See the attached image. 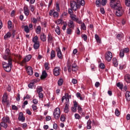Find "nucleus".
Instances as JSON below:
<instances>
[{"mask_svg": "<svg viewBox=\"0 0 130 130\" xmlns=\"http://www.w3.org/2000/svg\"><path fill=\"white\" fill-rule=\"evenodd\" d=\"M110 6L111 8H113L115 10V15L117 17H121L124 11L121 5H120V2L117 0H111L110 3Z\"/></svg>", "mask_w": 130, "mask_h": 130, "instance_id": "f257e3e1", "label": "nucleus"}, {"mask_svg": "<svg viewBox=\"0 0 130 130\" xmlns=\"http://www.w3.org/2000/svg\"><path fill=\"white\" fill-rule=\"evenodd\" d=\"M7 60H8V62H2V66L5 72H7V73H10L11 72V71H12V67H13V63L12 62L13 60L12 59H9Z\"/></svg>", "mask_w": 130, "mask_h": 130, "instance_id": "f03ea898", "label": "nucleus"}, {"mask_svg": "<svg viewBox=\"0 0 130 130\" xmlns=\"http://www.w3.org/2000/svg\"><path fill=\"white\" fill-rule=\"evenodd\" d=\"M67 68L69 73H71L72 71V72H74V73H76V72L78 71V66H77V64L74 63L72 66V62L70 60H68Z\"/></svg>", "mask_w": 130, "mask_h": 130, "instance_id": "7ed1b4c3", "label": "nucleus"}, {"mask_svg": "<svg viewBox=\"0 0 130 130\" xmlns=\"http://www.w3.org/2000/svg\"><path fill=\"white\" fill-rule=\"evenodd\" d=\"M53 116L55 119H58L60 117V109L59 108H56L54 109Z\"/></svg>", "mask_w": 130, "mask_h": 130, "instance_id": "20e7f679", "label": "nucleus"}, {"mask_svg": "<svg viewBox=\"0 0 130 130\" xmlns=\"http://www.w3.org/2000/svg\"><path fill=\"white\" fill-rule=\"evenodd\" d=\"M32 58V56L31 55H28L26 56L22 61H19V64L22 66L26 64V62L30 61V59Z\"/></svg>", "mask_w": 130, "mask_h": 130, "instance_id": "39448f33", "label": "nucleus"}, {"mask_svg": "<svg viewBox=\"0 0 130 130\" xmlns=\"http://www.w3.org/2000/svg\"><path fill=\"white\" fill-rule=\"evenodd\" d=\"M61 70L59 67H55L53 70V74L55 77H57L60 75Z\"/></svg>", "mask_w": 130, "mask_h": 130, "instance_id": "423d86ee", "label": "nucleus"}, {"mask_svg": "<svg viewBox=\"0 0 130 130\" xmlns=\"http://www.w3.org/2000/svg\"><path fill=\"white\" fill-rule=\"evenodd\" d=\"M3 58L5 59V60L12 59V58H11V53L10 52V49L9 48L6 49L5 54L3 56Z\"/></svg>", "mask_w": 130, "mask_h": 130, "instance_id": "0eeeda50", "label": "nucleus"}, {"mask_svg": "<svg viewBox=\"0 0 130 130\" xmlns=\"http://www.w3.org/2000/svg\"><path fill=\"white\" fill-rule=\"evenodd\" d=\"M105 58L106 60H107V61H110L111 58H112V53L110 51L107 52L105 55Z\"/></svg>", "mask_w": 130, "mask_h": 130, "instance_id": "6e6552de", "label": "nucleus"}, {"mask_svg": "<svg viewBox=\"0 0 130 130\" xmlns=\"http://www.w3.org/2000/svg\"><path fill=\"white\" fill-rule=\"evenodd\" d=\"M56 51L57 53V56L60 59H62V53H61V50L59 47L56 48Z\"/></svg>", "mask_w": 130, "mask_h": 130, "instance_id": "1a4fd4ad", "label": "nucleus"}, {"mask_svg": "<svg viewBox=\"0 0 130 130\" xmlns=\"http://www.w3.org/2000/svg\"><path fill=\"white\" fill-rule=\"evenodd\" d=\"M70 6L72 10L73 11H77V2L72 1L70 3Z\"/></svg>", "mask_w": 130, "mask_h": 130, "instance_id": "9d476101", "label": "nucleus"}, {"mask_svg": "<svg viewBox=\"0 0 130 130\" xmlns=\"http://www.w3.org/2000/svg\"><path fill=\"white\" fill-rule=\"evenodd\" d=\"M23 12L24 15L26 16V17H27V16H29V14H30V10H29V8H28L27 6H25L23 7Z\"/></svg>", "mask_w": 130, "mask_h": 130, "instance_id": "9b49d317", "label": "nucleus"}, {"mask_svg": "<svg viewBox=\"0 0 130 130\" xmlns=\"http://www.w3.org/2000/svg\"><path fill=\"white\" fill-rule=\"evenodd\" d=\"M26 72L29 76H32L33 75V70L32 69V67L30 66H28L26 68Z\"/></svg>", "mask_w": 130, "mask_h": 130, "instance_id": "f8f14e48", "label": "nucleus"}, {"mask_svg": "<svg viewBox=\"0 0 130 130\" xmlns=\"http://www.w3.org/2000/svg\"><path fill=\"white\" fill-rule=\"evenodd\" d=\"M3 102L6 103L7 102V105H9V102H8V93L7 92H5L3 98Z\"/></svg>", "mask_w": 130, "mask_h": 130, "instance_id": "ddd939ff", "label": "nucleus"}, {"mask_svg": "<svg viewBox=\"0 0 130 130\" xmlns=\"http://www.w3.org/2000/svg\"><path fill=\"white\" fill-rule=\"evenodd\" d=\"M68 27L71 29H74L75 28V23L73 20H69L68 24Z\"/></svg>", "mask_w": 130, "mask_h": 130, "instance_id": "4468645a", "label": "nucleus"}, {"mask_svg": "<svg viewBox=\"0 0 130 130\" xmlns=\"http://www.w3.org/2000/svg\"><path fill=\"white\" fill-rule=\"evenodd\" d=\"M2 122L5 123H11V121H10V118L8 116L3 117L2 119Z\"/></svg>", "mask_w": 130, "mask_h": 130, "instance_id": "2eb2a0df", "label": "nucleus"}, {"mask_svg": "<svg viewBox=\"0 0 130 130\" xmlns=\"http://www.w3.org/2000/svg\"><path fill=\"white\" fill-rule=\"evenodd\" d=\"M18 120L20 121H22V122H24V121H25V117H24L23 114L22 112L20 113L19 114Z\"/></svg>", "mask_w": 130, "mask_h": 130, "instance_id": "dca6fc26", "label": "nucleus"}, {"mask_svg": "<svg viewBox=\"0 0 130 130\" xmlns=\"http://www.w3.org/2000/svg\"><path fill=\"white\" fill-rule=\"evenodd\" d=\"M40 39L43 42L46 41V35L44 33H42L40 35Z\"/></svg>", "mask_w": 130, "mask_h": 130, "instance_id": "f3484780", "label": "nucleus"}, {"mask_svg": "<svg viewBox=\"0 0 130 130\" xmlns=\"http://www.w3.org/2000/svg\"><path fill=\"white\" fill-rule=\"evenodd\" d=\"M125 96L126 101H130V92L128 91H126Z\"/></svg>", "mask_w": 130, "mask_h": 130, "instance_id": "a211bd4d", "label": "nucleus"}, {"mask_svg": "<svg viewBox=\"0 0 130 130\" xmlns=\"http://www.w3.org/2000/svg\"><path fill=\"white\" fill-rule=\"evenodd\" d=\"M48 43H52L53 42V38H52V36L50 34L48 35Z\"/></svg>", "mask_w": 130, "mask_h": 130, "instance_id": "6ab92c4d", "label": "nucleus"}, {"mask_svg": "<svg viewBox=\"0 0 130 130\" xmlns=\"http://www.w3.org/2000/svg\"><path fill=\"white\" fill-rule=\"evenodd\" d=\"M47 77V73H46V71H44L42 72V76H41V79H46V78Z\"/></svg>", "mask_w": 130, "mask_h": 130, "instance_id": "aec40b11", "label": "nucleus"}, {"mask_svg": "<svg viewBox=\"0 0 130 130\" xmlns=\"http://www.w3.org/2000/svg\"><path fill=\"white\" fill-rule=\"evenodd\" d=\"M56 55V53H55L54 50H52L51 51V54H50V57L51 59H53L54 57H55V55Z\"/></svg>", "mask_w": 130, "mask_h": 130, "instance_id": "412c9836", "label": "nucleus"}, {"mask_svg": "<svg viewBox=\"0 0 130 130\" xmlns=\"http://www.w3.org/2000/svg\"><path fill=\"white\" fill-rule=\"evenodd\" d=\"M39 38L37 37V36H36L32 38V42L34 43H39Z\"/></svg>", "mask_w": 130, "mask_h": 130, "instance_id": "4be33fe9", "label": "nucleus"}, {"mask_svg": "<svg viewBox=\"0 0 130 130\" xmlns=\"http://www.w3.org/2000/svg\"><path fill=\"white\" fill-rule=\"evenodd\" d=\"M92 123V121L90 120H88V121L87 122V129H91L92 128V126H91V124Z\"/></svg>", "mask_w": 130, "mask_h": 130, "instance_id": "5701e85b", "label": "nucleus"}, {"mask_svg": "<svg viewBox=\"0 0 130 130\" xmlns=\"http://www.w3.org/2000/svg\"><path fill=\"white\" fill-rule=\"evenodd\" d=\"M124 80L126 83H130V75H126L124 77Z\"/></svg>", "mask_w": 130, "mask_h": 130, "instance_id": "b1692460", "label": "nucleus"}, {"mask_svg": "<svg viewBox=\"0 0 130 130\" xmlns=\"http://www.w3.org/2000/svg\"><path fill=\"white\" fill-rule=\"evenodd\" d=\"M8 29H13V23L11 20L8 21Z\"/></svg>", "mask_w": 130, "mask_h": 130, "instance_id": "393cba45", "label": "nucleus"}, {"mask_svg": "<svg viewBox=\"0 0 130 130\" xmlns=\"http://www.w3.org/2000/svg\"><path fill=\"white\" fill-rule=\"evenodd\" d=\"M21 28H24V31L26 32V33H29L30 29H29V26L28 25L26 26H24L23 25Z\"/></svg>", "mask_w": 130, "mask_h": 130, "instance_id": "a878e982", "label": "nucleus"}, {"mask_svg": "<svg viewBox=\"0 0 130 130\" xmlns=\"http://www.w3.org/2000/svg\"><path fill=\"white\" fill-rule=\"evenodd\" d=\"M36 33L37 34H40L41 33V26H38L36 29Z\"/></svg>", "mask_w": 130, "mask_h": 130, "instance_id": "bb28decb", "label": "nucleus"}, {"mask_svg": "<svg viewBox=\"0 0 130 130\" xmlns=\"http://www.w3.org/2000/svg\"><path fill=\"white\" fill-rule=\"evenodd\" d=\"M69 111H70V109H69V105L66 103L65 108L64 109V112L65 113H68Z\"/></svg>", "mask_w": 130, "mask_h": 130, "instance_id": "cd10ccee", "label": "nucleus"}, {"mask_svg": "<svg viewBox=\"0 0 130 130\" xmlns=\"http://www.w3.org/2000/svg\"><path fill=\"white\" fill-rule=\"evenodd\" d=\"M95 38L98 43H101V40L100 39V37H99V36H98V35H95Z\"/></svg>", "mask_w": 130, "mask_h": 130, "instance_id": "c85d7f7f", "label": "nucleus"}, {"mask_svg": "<svg viewBox=\"0 0 130 130\" xmlns=\"http://www.w3.org/2000/svg\"><path fill=\"white\" fill-rule=\"evenodd\" d=\"M77 4H80L81 6H84L85 5V0H76Z\"/></svg>", "mask_w": 130, "mask_h": 130, "instance_id": "c756f323", "label": "nucleus"}, {"mask_svg": "<svg viewBox=\"0 0 130 130\" xmlns=\"http://www.w3.org/2000/svg\"><path fill=\"white\" fill-rule=\"evenodd\" d=\"M116 85L117 87L119 88V89H120L121 90H122V89H123V84L122 83L120 82H118Z\"/></svg>", "mask_w": 130, "mask_h": 130, "instance_id": "7c9ffc66", "label": "nucleus"}, {"mask_svg": "<svg viewBox=\"0 0 130 130\" xmlns=\"http://www.w3.org/2000/svg\"><path fill=\"white\" fill-rule=\"evenodd\" d=\"M55 32L58 35H60V28L58 25L56 27Z\"/></svg>", "mask_w": 130, "mask_h": 130, "instance_id": "2f4dec72", "label": "nucleus"}, {"mask_svg": "<svg viewBox=\"0 0 130 130\" xmlns=\"http://www.w3.org/2000/svg\"><path fill=\"white\" fill-rule=\"evenodd\" d=\"M0 126H2V127H4V128H7L8 127V124L4 122H2L0 123Z\"/></svg>", "mask_w": 130, "mask_h": 130, "instance_id": "473e14b6", "label": "nucleus"}, {"mask_svg": "<svg viewBox=\"0 0 130 130\" xmlns=\"http://www.w3.org/2000/svg\"><path fill=\"white\" fill-rule=\"evenodd\" d=\"M12 36L11 32H8L4 36V39H8V38H10Z\"/></svg>", "mask_w": 130, "mask_h": 130, "instance_id": "72a5a7b5", "label": "nucleus"}, {"mask_svg": "<svg viewBox=\"0 0 130 130\" xmlns=\"http://www.w3.org/2000/svg\"><path fill=\"white\" fill-rule=\"evenodd\" d=\"M116 38L118 39V40H119L120 41V40H121V39H122V38H123V35H122L121 34H118L117 35Z\"/></svg>", "mask_w": 130, "mask_h": 130, "instance_id": "f704fd0d", "label": "nucleus"}, {"mask_svg": "<svg viewBox=\"0 0 130 130\" xmlns=\"http://www.w3.org/2000/svg\"><path fill=\"white\" fill-rule=\"evenodd\" d=\"M42 91H43V88L41 86H39L37 88V92L38 93H41L42 92Z\"/></svg>", "mask_w": 130, "mask_h": 130, "instance_id": "c9c22d12", "label": "nucleus"}, {"mask_svg": "<svg viewBox=\"0 0 130 130\" xmlns=\"http://www.w3.org/2000/svg\"><path fill=\"white\" fill-rule=\"evenodd\" d=\"M113 63L114 64V66L116 67L118 66V63H117V60L116 58L113 59Z\"/></svg>", "mask_w": 130, "mask_h": 130, "instance_id": "e433bc0d", "label": "nucleus"}, {"mask_svg": "<svg viewBox=\"0 0 130 130\" xmlns=\"http://www.w3.org/2000/svg\"><path fill=\"white\" fill-rule=\"evenodd\" d=\"M39 43H34V49H38L39 48Z\"/></svg>", "mask_w": 130, "mask_h": 130, "instance_id": "4c0bfd02", "label": "nucleus"}, {"mask_svg": "<svg viewBox=\"0 0 130 130\" xmlns=\"http://www.w3.org/2000/svg\"><path fill=\"white\" fill-rule=\"evenodd\" d=\"M115 114L116 116H119V115H120V112L118 108L116 109L115 111Z\"/></svg>", "mask_w": 130, "mask_h": 130, "instance_id": "58836bf2", "label": "nucleus"}, {"mask_svg": "<svg viewBox=\"0 0 130 130\" xmlns=\"http://www.w3.org/2000/svg\"><path fill=\"white\" fill-rule=\"evenodd\" d=\"M76 96L77 97V98H78V99L83 100V97L82 96V95H81V93H80V92H77L76 93Z\"/></svg>", "mask_w": 130, "mask_h": 130, "instance_id": "ea45409f", "label": "nucleus"}, {"mask_svg": "<svg viewBox=\"0 0 130 130\" xmlns=\"http://www.w3.org/2000/svg\"><path fill=\"white\" fill-rule=\"evenodd\" d=\"M119 56L121 58H122V57H123V56H124V52H123V51L122 50H120Z\"/></svg>", "mask_w": 130, "mask_h": 130, "instance_id": "a19ab883", "label": "nucleus"}, {"mask_svg": "<svg viewBox=\"0 0 130 130\" xmlns=\"http://www.w3.org/2000/svg\"><path fill=\"white\" fill-rule=\"evenodd\" d=\"M63 83V80L62 79H59L58 81V86H61Z\"/></svg>", "mask_w": 130, "mask_h": 130, "instance_id": "79ce46f5", "label": "nucleus"}, {"mask_svg": "<svg viewBox=\"0 0 130 130\" xmlns=\"http://www.w3.org/2000/svg\"><path fill=\"white\" fill-rule=\"evenodd\" d=\"M55 24H57V25H59L60 24H62V20L61 19H58L55 21Z\"/></svg>", "mask_w": 130, "mask_h": 130, "instance_id": "37998d69", "label": "nucleus"}, {"mask_svg": "<svg viewBox=\"0 0 130 130\" xmlns=\"http://www.w3.org/2000/svg\"><path fill=\"white\" fill-rule=\"evenodd\" d=\"M72 32H73V30L71 28L69 27L67 29V34H68L69 35H71Z\"/></svg>", "mask_w": 130, "mask_h": 130, "instance_id": "c03bdc74", "label": "nucleus"}, {"mask_svg": "<svg viewBox=\"0 0 130 130\" xmlns=\"http://www.w3.org/2000/svg\"><path fill=\"white\" fill-rule=\"evenodd\" d=\"M124 53H128L129 52V48H125L123 50Z\"/></svg>", "mask_w": 130, "mask_h": 130, "instance_id": "a18cd8bd", "label": "nucleus"}, {"mask_svg": "<svg viewBox=\"0 0 130 130\" xmlns=\"http://www.w3.org/2000/svg\"><path fill=\"white\" fill-rule=\"evenodd\" d=\"M60 121H62L63 122H64L66 121V117H64V115H61L60 118Z\"/></svg>", "mask_w": 130, "mask_h": 130, "instance_id": "49530a36", "label": "nucleus"}, {"mask_svg": "<svg viewBox=\"0 0 130 130\" xmlns=\"http://www.w3.org/2000/svg\"><path fill=\"white\" fill-rule=\"evenodd\" d=\"M70 17L73 21H75V22L78 21V18L76 17L77 16L76 15H71Z\"/></svg>", "mask_w": 130, "mask_h": 130, "instance_id": "de8ad7c7", "label": "nucleus"}, {"mask_svg": "<svg viewBox=\"0 0 130 130\" xmlns=\"http://www.w3.org/2000/svg\"><path fill=\"white\" fill-rule=\"evenodd\" d=\"M81 37L83 39V40H84V41H87L88 37L86 36V35L83 34L81 35Z\"/></svg>", "mask_w": 130, "mask_h": 130, "instance_id": "09e8293b", "label": "nucleus"}, {"mask_svg": "<svg viewBox=\"0 0 130 130\" xmlns=\"http://www.w3.org/2000/svg\"><path fill=\"white\" fill-rule=\"evenodd\" d=\"M95 4L96 5V6L98 7H100V6H101L102 4L100 0H96L95 2Z\"/></svg>", "mask_w": 130, "mask_h": 130, "instance_id": "8fccbe9b", "label": "nucleus"}, {"mask_svg": "<svg viewBox=\"0 0 130 130\" xmlns=\"http://www.w3.org/2000/svg\"><path fill=\"white\" fill-rule=\"evenodd\" d=\"M48 66H49V64L48 63V62H46L45 63L44 68L45 70H49L50 68Z\"/></svg>", "mask_w": 130, "mask_h": 130, "instance_id": "3c124183", "label": "nucleus"}, {"mask_svg": "<svg viewBox=\"0 0 130 130\" xmlns=\"http://www.w3.org/2000/svg\"><path fill=\"white\" fill-rule=\"evenodd\" d=\"M31 108H32L33 111L35 112H36L37 109H38L37 106L36 105H32Z\"/></svg>", "mask_w": 130, "mask_h": 130, "instance_id": "603ef678", "label": "nucleus"}, {"mask_svg": "<svg viewBox=\"0 0 130 130\" xmlns=\"http://www.w3.org/2000/svg\"><path fill=\"white\" fill-rule=\"evenodd\" d=\"M102 6H106V4H107V0H102V2H101Z\"/></svg>", "mask_w": 130, "mask_h": 130, "instance_id": "864d4df0", "label": "nucleus"}, {"mask_svg": "<svg viewBox=\"0 0 130 130\" xmlns=\"http://www.w3.org/2000/svg\"><path fill=\"white\" fill-rule=\"evenodd\" d=\"M125 4L127 7H130V0H125Z\"/></svg>", "mask_w": 130, "mask_h": 130, "instance_id": "5fc2aeb1", "label": "nucleus"}, {"mask_svg": "<svg viewBox=\"0 0 130 130\" xmlns=\"http://www.w3.org/2000/svg\"><path fill=\"white\" fill-rule=\"evenodd\" d=\"M53 16L54 18H58V13L57 12H54L53 13Z\"/></svg>", "mask_w": 130, "mask_h": 130, "instance_id": "6e6d98bb", "label": "nucleus"}, {"mask_svg": "<svg viewBox=\"0 0 130 130\" xmlns=\"http://www.w3.org/2000/svg\"><path fill=\"white\" fill-rule=\"evenodd\" d=\"M29 9H30V10L31 11V12H32V13H33V12H34L35 8H34V5H29Z\"/></svg>", "mask_w": 130, "mask_h": 130, "instance_id": "4d7b16f0", "label": "nucleus"}, {"mask_svg": "<svg viewBox=\"0 0 130 130\" xmlns=\"http://www.w3.org/2000/svg\"><path fill=\"white\" fill-rule=\"evenodd\" d=\"M100 69H102V70H104L105 69V65L103 63H101L99 66Z\"/></svg>", "mask_w": 130, "mask_h": 130, "instance_id": "13d9d810", "label": "nucleus"}, {"mask_svg": "<svg viewBox=\"0 0 130 130\" xmlns=\"http://www.w3.org/2000/svg\"><path fill=\"white\" fill-rule=\"evenodd\" d=\"M81 28L82 29V30H86V25H85V23H83V24H82L81 25Z\"/></svg>", "mask_w": 130, "mask_h": 130, "instance_id": "bf43d9fd", "label": "nucleus"}, {"mask_svg": "<svg viewBox=\"0 0 130 130\" xmlns=\"http://www.w3.org/2000/svg\"><path fill=\"white\" fill-rule=\"evenodd\" d=\"M77 110H78V112L80 114H81V112H82V107H81V106H80V105L78 106Z\"/></svg>", "mask_w": 130, "mask_h": 130, "instance_id": "052dcab7", "label": "nucleus"}, {"mask_svg": "<svg viewBox=\"0 0 130 130\" xmlns=\"http://www.w3.org/2000/svg\"><path fill=\"white\" fill-rule=\"evenodd\" d=\"M75 117L76 119H80V118H81V116H80V115H79V114H75Z\"/></svg>", "mask_w": 130, "mask_h": 130, "instance_id": "680f3d73", "label": "nucleus"}, {"mask_svg": "<svg viewBox=\"0 0 130 130\" xmlns=\"http://www.w3.org/2000/svg\"><path fill=\"white\" fill-rule=\"evenodd\" d=\"M26 112L28 115H31L32 114V112H31V111H30L29 109L26 110Z\"/></svg>", "mask_w": 130, "mask_h": 130, "instance_id": "e2e57ef3", "label": "nucleus"}, {"mask_svg": "<svg viewBox=\"0 0 130 130\" xmlns=\"http://www.w3.org/2000/svg\"><path fill=\"white\" fill-rule=\"evenodd\" d=\"M69 14L71 15V16H73V14H74V12H73V9H69L68 10Z\"/></svg>", "mask_w": 130, "mask_h": 130, "instance_id": "0e129e2a", "label": "nucleus"}, {"mask_svg": "<svg viewBox=\"0 0 130 130\" xmlns=\"http://www.w3.org/2000/svg\"><path fill=\"white\" fill-rule=\"evenodd\" d=\"M39 95V98H40L41 99L43 98V93L42 92H40L38 93Z\"/></svg>", "mask_w": 130, "mask_h": 130, "instance_id": "69168bd1", "label": "nucleus"}, {"mask_svg": "<svg viewBox=\"0 0 130 130\" xmlns=\"http://www.w3.org/2000/svg\"><path fill=\"white\" fill-rule=\"evenodd\" d=\"M12 108L13 110H18V107L15 105H12Z\"/></svg>", "mask_w": 130, "mask_h": 130, "instance_id": "338daca9", "label": "nucleus"}, {"mask_svg": "<svg viewBox=\"0 0 130 130\" xmlns=\"http://www.w3.org/2000/svg\"><path fill=\"white\" fill-rule=\"evenodd\" d=\"M31 21L34 24H36L37 23V19L35 18H33Z\"/></svg>", "mask_w": 130, "mask_h": 130, "instance_id": "774afa93", "label": "nucleus"}]
</instances>
